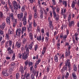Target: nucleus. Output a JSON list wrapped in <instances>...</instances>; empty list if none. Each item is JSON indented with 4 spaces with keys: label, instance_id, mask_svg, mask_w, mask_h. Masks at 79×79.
<instances>
[{
    "label": "nucleus",
    "instance_id": "nucleus-34",
    "mask_svg": "<svg viewBox=\"0 0 79 79\" xmlns=\"http://www.w3.org/2000/svg\"><path fill=\"white\" fill-rule=\"evenodd\" d=\"M27 41V39L24 38L23 39V44H24L26 43V42Z\"/></svg>",
    "mask_w": 79,
    "mask_h": 79
},
{
    "label": "nucleus",
    "instance_id": "nucleus-35",
    "mask_svg": "<svg viewBox=\"0 0 79 79\" xmlns=\"http://www.w3.org/2000/svg\"><path fill=\"white\" fill-rule=\"evenodd\" d=\"M24 64L25 66H27V64H29V61L28 60H27L25 62Z\"/></svg>",
    "mask_w": 79,
    "mask_h": 79
},
{
    "label": "nucleus",
    "instance_id": "nucleus-37",
    "mask_svg": "<svg viewBox=\"0 0 79 79\" xmlns=\"http://www.w3.org/2000/svg\"><path fill=\"white\" fill-rule=\"evenodd\" d=\"M22 12H24V11H25V7L24 6L22 7Z\"/></svg>",
    "mask_w": 79,
    "mask_h": 79
},
{
    "label": "nucleus",
    "instance_id": "nucleus-10",
    "mask_svg": "<svg viewBox=\"0 0 79 79\" xmlns=\"http://www.w3.org/2000/svg\"><path fill=\"white\" fill-rule=\"evenodd\" d=\"M52 10V13L53 14V15H54V16H56V12H55V10H56V7H53Z\"/></svg>",
    "mask_w": 79,
    "mask_h": 79
},
{
    "label": "nucleus",
    "instance_id": "nucleus-24",
    "mask_svg": "<svg viewBox=\"0 0 79 79\" xmlns=\"http://www.w3.org/2000/svg\"><path fill=\"white\" fill-rule=\"evenodd\" d=\"M13 6H16L18 5V3H17L16 1H13Z\"/></svg>",
    "mask_w": 79,
    "mask_h": 79
},
{
    "label": "nucleus",
    "instance_id": "nucleus-60",
    "mask_svg": "<svg viewBox=\"0 0 79 79\" xmlns=\"http://www.w3.org/2000/svg\"><path fill=\"white\" fill-rule=\"evenodd\" d=\"M1 3L2 4V5H5V2H4L3 1H2L1 2Z\"/></svg>",
    "mask_w": 79,
    "mask_h": 79
},
{
    "label": "nucleus",
    "instance_id": "nucleus-55",
    "mask_svg": "<svg viewBox=\"0 0 79 79\" xmlns=\"http://www.w3.org/2000/svg\"><path fill=\"white\" fill-rule=\"evenodd\" d=\"M46 35L48 37H49V32H47L46 33Z\"/></svg>",
    "mask_w": 79,
    "mask_h": 79
},
{
    "label": "nucleus",
    "instance_id": "nucleus-62",
    "mask_svg": "<svg viewBox=\"0 0 79 79\" xmlns=\"http://www.w3.org/2000/svg\"><path fill=\"white\" fill-rule=\"evenodd\" d=\"M52 4L53 5H55V1H52Z\"/></svg>",
    "mask_w": 79,
    "mask_h": 79
},
{
    "label": "nucleus",
    "instance_id": "nucleus-13",
    "mask_svg": "<svg viewBox=\"0 0 79 79\" xmlns=\"http://www.w3.org/2000/svg\"><path fill=\"white\" fill-rule=\"evenodd\" d=\"M23 25H24V26H26L27 24V20H26V18H23Z\"/></svg>",
    "mask_w": 79,
    "mask_h": 79
},
{
    "label": "nucleus",
    "instance_id": "nucleus-64",
    "mask_svg": "<svg viewBox=\"0 0 79 79\" xmlns=\"http://www.w3.org/2000/svg\"><path fill=\"white\" fill-rule=\"evenodd\" d=\"M6 59L7 60H10V57H8V56H6Z\"/></svg>",
    "mask_w": 79,
    "mask_h": 79
},
{
    "label": "nucleus",
    "instance_id": "nucleus-5",
    "mask_svg": "<svg viewBox=\"0 0 79 79\" xmlns=\"http://www.w3.org/2000/svg\"><path fill=\"white\" fill-rule=\"evenodd\" d=\"M75 4H77V1H76V0H73L71 6L73 8H74L75 7Z\"/></svg>",
    "mask_w": 79,
    "mask_h": 79
},
{
    "label": "nucleus",
    "instance_id": "nucleus-61",
    "mask_svg": "<svg viewBox=\"0 0 79 79\" xmlns=\"http://www.w3.org/2000/svg\"><path fill=\"white\" fill-rule=\"evenodd\" d=\"M7 5H6V6L4 7L5 8H6V9L7 11H8V7L7 6Z\"/></svg>",
    "mask_w": 79,
    "mask_h": 79
},
{
    "label": "nucleus",
    "instance_id": "nucleus-33",
    "mask_svg": "<svg viewBox=\"0 0 79 79\" xmlns=\"http://www.w3.org/2000/svg\"><path fill=\"white\" fill-rule=\"evenodd\" d=\"M9 35H10V34H6V37L8 40H9L10 39V36H9Z\"/></svg>",
    "mask_w": 79,
    "mask_h": 79
},
{
    "label": "nucleus",
    "instance_id": "nucleus-3",
    "mask_svg": "<svg viewBox=\"0 0 79 79\" xmlns=\"http://www.w3.org/2000/svg\"><path fill=\"white\" fill-rule=\"evenodd\" d=\"M2 74L4 76H8V73H7V70H3L2 72Z\"/></svg>",
    "mask_w": 79,
    "mask_h": 79
},
{
    "label": "nucleus",
    "instance_id": "nucleus-39",
    "mask_svg": "<svg viewBox=\"0 0 79 79\" xmlns=\"http://www.w3.org/2000/svg\"><path fill=\"white\" fill-rule=\"evenodd\" d=\"M32 73H33V74L34 75V76H35V74L37 73V72L34 71V69H33V70L32 71Z\"/></svg>",
    "mask_w": 79,
    "mask_h": 79
},
{
    "label": "nucleus",
    "instance_id": "nucleus-47",
    "mask_svg": "<svg viewBox=\"0 0 79 79\" xmlns=\"http://www.w3.org/2000/svg\"><path fill=\"white\" fill-rule=\"evenodd\" d=\"M3 31L2 30H0V35H3Z\"/></svg>",
    "mask_w": 79,
    "mask_h": 79
},
{
    "label": "nucleus",
    "instance_id": "nucleus-50",
    "mask_svg": "<svg viewBox=\"0 0 79 79\" xmlns=\"http://www.w3.org/2000/svg\"><path fill=\"white\" fill-rule=\"evenodd\" d=\"M26 27H24L22 28V31H26Z\"/></svg>",
    "mask_w": 79,
    "mask_h": 79
},
{
    "label": "nucleus",
    "instance_id": "nucleus-4",
    "mask_svg": "<svg viewBox=\"0 0 79 79\" xmlns=\"http://www.w3.org/2000/svg\"><path fill=\"white\" fill-rule=\"evenodd\" d=\"M23 13H21L20 14H17V18L19 19H21L22 18H23Z\"/></svg>",
    "mask_w": 79,
    "mask_h": 79
},
{
    "label": "nucleus",
    "instance_id": "nucleus-6",
    "mask_svg": "<svg viewBox=\"0 0 79 79\" xmlns=\"http://www.w3.org/2000/svg\"><path fill=\"white\" fill-rule=\"evenodd\" d=\"M40 19H42L44 18V12L42 10H40Z\"/></svg>",
    "mask_w": 79,
    "mask_h": 79
},
{
    "label": "nucleus",
    "instance_id": "nucleus-12",
    "mask_svg": "<svg viewBox=\"0 0 79 79\" xmlns=\"http://www.w3.org/2000/svg\"><path fill=\"white\" fill-rule=\"evenodd\" d=\"M70 54L71 53L70 52V51L68 52L66 51L65 53V56H66V57L67 56H69Z\"/></svg>",
    "mask_w": 79,
    "mask_h": 79
},
{
    "label": "nucleus",
    "instance_id": "nucleus-8",
    "mask_svg": "<svg viewBox=\"0 0 79 79\" xmlns=\"http://www.w3.org/2000/svg\"><path fill=\"white\" fill-rule=\"evenodd\" d=\"M67 69H68V68H67V66H64L62 68V69H61V71L62 73L63 72H64V71H67Z\"/></svg>",
    "mask_w": 79,
    "mask_h": 79
},
{
    "label": "nucleus",
    "instance_id": "nucleus-21",
    "mask_svg": "<svg viewBox=\"0 0 79 79\" xmlns=\"http://www.w3.org/2000/svg\"><path fill=\"white\" fill-rule=\"evenodd\" d=\"M36 39L38 41H40V40H42V37L41 36V35H40L39 37H37Z\"/></svg>",
    "mask_w": 79,
    "mask_h": 79
},
{
    "label": "nucleus",
    "instance_id": "nucleus-27",
    "mask_svg": "<svg viewBox=\"0 0 79 79\" xmlns=\"http://www.w3.org/2000/svg\"><path fill=\"white\" fill-rule=\"evenodd\" d=\"M13 53V51L12 50H11L8 52V55H11V54H12V53Z\"/></svg>",
    "mask_w": 79,
    "mask_h": 79
},
{
    "label": "nucleus",
    "instance_id": "nucleus-42",
    "mask_svg": "<svg viewBox=\"0 0 79 79\" xmlns=\"http://www.w3.org/2000/svg\"><path fill=\"white\" fill-rule=\"evenodd\" d=\"M45 41L46 42H48V38L47 37H45Z\"/></svg>",
    "mask_w": 79,
    "mask_h": 79
},
{
    "label": "nucleus",
    "instance_id": "nucleus-58",
    "mask_svg": "<svg viewBox=\"0 0 79 79\" xmlns=\"http://www.w3.org/2000/svg\"><path fill=\"white\" fill-rule=\"evenodd\" d=\"M2 39H3L2 36L0 35V42H1V40H2Z\"/></svg>",
    "mask_w": 79,
    "mask_h": 79
},
{
    "label": "nucleus",
    "instance_id": "nucleus-29",
    "mask_svg": "<svg viewBox=\"0 0 79 79\" xmlns=\"http://www.w3.org/2000/svg\"><path fill=\"white\" fill-rule=\"evenodd\" d=\"M49 27H50L52 31H53V25H49Z\"/></svg>",
    "mask_w": 79,
    "mask_h": 79
},
{
    "label": "nucleus",
    "instance_id": "nucleus-57",
    "mask_svg": "<svg viewBox=\"0 0 79 79\" xmlns=\"http://www.w3.org/2000/svg\"><path fill=\"white\" fill-rule=\"evenodd\" d=\"M3 17V13L2 12L0 13V18H2Z\"/></svg>",
    "mask_w": 79,
    "mask_h": 79
},
{
    "label": "nucleus",
    "instance_id": "nucleus-49",
    "mask_svg": "<svg viewBox=\"0 0 79 79\" xmlns=\"http://www.w3.org/2000/svg\"><path fill=\"white\" fill-rule=\"evenodd\" d=\"M31 79H35V78H34V75L32 74L31 75Z\"/></svg>",
    "mask_w": 79,
    "mask_h": 79
},
{
    "label": "nucleus",
    "instance_id": "nucleus-17",
    "mask_svg": "<svg viewBox=\"0 0 79 79\" xmlns=\"http://www.w3.org/2000/svg\"><path fill=\"white\" fill-rule=\"evenodd\" d=\"M62 4L63 5H64L65 7L67 6V1H63L62 2Z\"/></svg>",
    "mask_w": 79,
    "mask_h": 79
},
{
    "label": "nucleus",
    "instance_id": "nucleus-19",
    "mask_svg": "<svg viewBox=\"0 0 79 79\" xmlns=\"http://www.w3.org/2000/svg\"><path fill=\"white\" fill-rule=\"evenodd\" d=\"M72 77H73V79H77V77L76 76V74L74 73H73L72 74Z\"/></svg>",
    "mask_w": 79,
    "mask_h": 79
},
{
    "label": "nucleus",
    "instance_id": "nucleus-36",
    "mask_svg": "<svg viewBox=\"0 0 79 79\" xmlns=\"http://www.w3.org/2000/svg\"><path fill=\"white\" fill-rule=\"evenodd\" d=\"M29 20H31V19L32 18V14L31 13L29 14Z\"/></svg>",
    "mask_w": 79,
    "mask_h": 79
},
{
    "label": "nucleus",
    "instance_id": "nucleus-28",
    "mask_svg": "<svg viewBox=\"0 0 79 79\" xmlns=\"http://www.w3.org/2000/svg\"><path fill=\"white\" fill-rule=\"evenodd\" d=\"M41 60L40 59H38V60L36 61L35 64L38 65L39 64V63H40Z\"/></svg>",
    "mask_w": 79,
    "mask_h": 79
},
{
    "label": "nucleus",
    "instance_id": "nucleus-43",
    "mask_svg": "<svg viewBox=\"0 0 79 79\" xmlns=\"http://www.w3.org/2000/svg\"><path fill=\"white\" fill-rule=\"evenodd\" d=\"M26 16H27V12H25L24 13V15L23 17V18H26Z\"/></svg>",
    "mask_w": 79,
    "mask_h": 79
},
{
    "label": "nucleus",
    "instance_id": "nucleus-26",
    "mask_svg": "<svg viewBox=\"0 0 79 79\" xmlns=\"http://www.w3.org/2000/svg\"><path fill=\"white\" fill-rule=\"evenodd\" d=\"M10 17L11 18V19L13 20V19H14V17L13 16V13H11L10 15Z\"/></svg>",
    "mask_w": 79,
    "mask_h": 79
},
{
    "label": "nucleus",
    "instance_id": "nucleus-40",
    "mask_svg": "<svg viewBox=\"0 0 79 79\" xmlns=\"http://www.w3.org/2000/svg\"><path fill=\"white\" fill-rule=\"evenodd\" d=\"M33 26L34 27H36L37 26V24L35 22V20H34L33 21Z\"/></svg>",
    "mask_w": 79,
    "mask_h": 79
},
{
    "label": "nucleus",
    "instance_id": "nucleus-63",
    "mask_svg": "<svg viewBox=\"0 0 79 79\" xmlns=\"http://www.w3.org/2000/svg\"><path fill=\"white\" fill-rule=\"evenodd\" d=\"M9 6V8L11 9H11H13V6H12L11 5L10 6Z\"/></svg>",
    "mask_w": 79,
    "mask_h": 79
},
{
    "label": "nucleus",
    "instance_id": "nucleus-7",
    "mask_svg": "<svg viewBox=\"0 0 79 79\" xmlns=\"http://www.w3.org/2000/svg\"><path fill=\"white\" fill-rule=\"evenodd\" d=\"M6 22L8 24H10V18L8 17H7L6 18Z\"/></svg>",
    "mask_w": 79,
    "mask_h": 79
},
{
    "label": "nucleus",
    "instance_id": "nucleus-11",
    "mask_svg": "<svg viewBox=\"0 0 79 79\" xmlns=\"http://www.w3.org/2000/svg\"><path fill=\"white\" fill-rule=\"evenodd\" d=\"M32 22H31L29 24V27L28 28V29H27V31H28V32H29L31 31V30H30V29H29V28H30V29H31V28H32Z\"/></svg>",
    "mask_w": 79,
    "mask_h": 79
},
{
    "label": "nucleus",
    "instance_id": "nucleus-51",
    "mask_svg": "<svg viewBox=\"0 0 79 79\" xmlns=\"http://www.w3.org/2000/svg\"><path fill=\"white\" fill-rule=\"evenodd\" d=\"M60 59H62V60H63V59L64 58V55L62 54V56L60 57Z\"/></svg>",
    "mask_w": 79,
    "mask_h": 79
},
{
    "label": "nucleus",
    "instance_id": "nucleus-41",
    "mask_svg": "<svg viewBox=\"0 0 79 79\" xmlns=\"http://www.w3.org/2000/svg\"><path fill=\"white\" fill-rule=\"evenodd\" d=\"M37 13H35L34 15V18L35 19V18H37Z\"/></svg>",
    "mask_w": 79,
    "mask_h": 79
},
{
    "label": "nucleus",
    "instance_id": "nucleus-30",
    "mask_svg": "<svg viewBox=\"0 0 79 79\" xmlns=\"http://www.w3.org/2000/svg\"><path fill=\"white\" fill-rule=\"evenodd\" d=\"M69 76V73L68 72H67L66 73V75L65 77V78L66 79H68V77Z\"/></svg>",
    "mask_w": 79,
    "mask_h": 79
},
{
    "label": "nucleus",
    "instance_id": "nucleus-44",
    "mask_svg": "<svg viewBox=\"0 0 79 79\" xmlns=\"http://www.w3.org/2000/svg\"><path fill=\"white\" fill-rule=\"evenodd\" d=\"M60 8L58 7L56 10L57 13H59V11H60Z\"/></svg>",
    "mask_w": 79,
    "mask_h": 79
},
{
    "label": "nucleus",
    "instance_id": "nucleus-23",
    "mask_svg": "<svg viewBox=\"0 0 79 79\" xmlns=\"http://www.w3.org/2000/svg\"><path fill=\"white\" fill-rule=\"evenodd\" d=\"M53 15V17L54 18H56V21H58L59 20V16H58L57 17H56V16H54V15Z\"/></svg>",
    "mask_w": 79,
    "mask_h": 79
},
{
    "label": "nucleus",
    "instance_id": "nucleus-15",
    "mask_svg": "<svg viewBox=\"0 0 79 79\" xmlns=\"http://www.w3.org/2000/svg\"><path fill=\"white\" fill-rule=\"evenodd\" d=\"M54 60L55 61V62H58V58L57 55H56L54 57Z\"/></svg>",
    "mask_w": 79,
    "mask_h": 79
},
{
    "label": "nucleus",
    "instance_id": "nucleus-31",
    "mask_svg": "<svg viewBox=\"0 0 79 79\" xmlns=\"http://www.w3.org/2000/svg\"><path fill=\"white\" fill-rule=\"evenodd\" d=\"M15 53H14L13 55V56L12 57V60L13 61V60H15Z\"/></svg>",
    "mask_w": 79,
    "mask_h": 79
},
{
    "label": "nucleus",
    "instance_id": "nucleus-22",
    "mask_svg": "<svg viewBox=\"0 0 79 79\" xmlns=\"http://www.w3.org/2000/svg\"><path fill=\"white\" fill-rule=\"evenodd\" d=\"M14 10H18V6H13Z\"/></svg>",
    "mask_w": 79,
    "mask_h": 79
},
{
    "label": "nucleus",
    "instance_id": "nucleus-46",
    "mask_svg": "<svg viewBox=\"0 0 79 79\" xmlns=\"http://www.w3.org/2000/svg\"><path fill=\"white\" fill-rule=\"evenodd\" d=\"M37 48H38V46L37 45H35V51H36V50H37Z\"/></svg>",
    "mask_w": 79,
    "mask_h": 79
},
{
    "label": "nucleus",
    "instance_id": "nucleus-56",
    "mask_svg": "<svg viewBox=\"0 0 79 79\" xmlns=\"http://www.w3.org/2000/svg\"><path fill=\"white\" fill-rule=\"evenodd\" d=\"M15 65V63L13 62H12L11 64V66H14Z\"/></svg>",
    "mask_w": 79,
    "mask_h": 79
},
{
    "label": "nucleus",
    "instance_id": "nucleus-20",
    "mask_svg": "<svg viewBox=\"0 0 79 79\" xmlns=\"http://www.w3.org/2000/svg\"><path fill=\"white\" fill-rule=\"evenodd\" d=\"M46 51V47H44L43 48V50L42 52V54L43 55H44V53H45V51Z\"/></svg>",
    "mask_w": 79,
    "mask_h": 79
},
{
    "label": "nucleus",
    "instance_id": "nucleus-9",
    "mask_svg": "<svg viewBox=\"0 0 79 79\" xmlns=\"http://www.w3.org/2000/svg\"><path fill=\"white\" fill-rule=\"evenodd\" d=\"M74 20L70 21V22H69V27H71V26H72V25L74 24Z\"/></svg>",
    "mask_w": 79,
    "mask_h": 79
},
{
    "label": "nucleus",
    "instance_id": "nucleus-59",
    "mask_svg": "<svg viewBox=\"0 0 79 79\" xmlns=\"http://www.w3.org/2000/svg\"><path fill=\"white\" fill-rule=\"evenodd\" d=\"M8 5L9 6H10V5H11V2H10V0H8Z\"/></svg>",
    "mask_w": 79,
    "mask_h": 79
},
{
    "label": "nucleus",
    "instance_id": "nucleus-14",
    "mask_svg": "<svg viewBox=\"0 0 79 79\" xmlns=\"http://www.w3.org/2000/svg\"><path fill=\"white\" fill-rule=\"evenodd\" d=\"M19 71L21 72V74H23L24 73V70H23V66L20 67L19 69Z\"/></svg>",
    "mask_w": 79,
    "mask_h": 79
},
{
    "label": "nucleus",
    "instance_id": "nucleus-38",
    "mask_svg": "<svg viewBox=\"0 0 79 79\" xmlns=\"http://www.w3.org/2000/svg\"><path fill=\"white\" fill-rule=\"evenodd\" d=\"M16 76L17 79H19V73H17Z\"/></svg>",
    "mask_w": 79,
    "mask_h": 79
},
{
    "label": "nucleus",
    "instance_id": "nucleus-2",
    "mask_svg": "<svg viewBox=\"0 0 79 79\" xmlns=\"http://www.w3.org/2000/svg\"><path fill=\"white\" fill-rule=\"evenodd\" d=\"M65 66H67L69 68V70L70 69V66H71L70 59H67V60L65 61Z\"/></svg>",
    "mask_w": 79,
    "mask_h": 79
},
{
    "label": "nucleus",
    "instance_id": "nucleus-45",
    "mask_svg": "<svg viewBox=\"0 0 79 79\" xmlns=\"http://www.w3.org/2000/svg\"><path fill=\"white\" fill-rule=\"evenodd\" d=\"M37 32H39L40 31V28H39V26H37Z\"/></svg>",
    "mask_w": 79,
    "mask_h": 79
},
{
    "label": "nucleus",
    "instance_id": "nucleus-1",
    "mask_svg": "<svg viewBox=\"0 0 79 79\" xmlns=\"http://www.w3.org/2000/svg\"><path fill=\"white\" fill-rule=\"evenodd\" d=\"M25 50H26V53H25V52L24 53H23L22 58L23 60H26V59L27 58V57H28V56H27V55L29 54V49L27 47V45H26L25 46Z\"/></svg>",
    "mask_w": 79,
    "mask_h": 79
},
{
    "label": "nucleus",
    "instance_id": "nucleus-32",
    "mask_svg": "<svg viewBox=\"0 0 79 79\" xmlns=\"http://www.w3.org/2000/svg\"><path fill=\"white\" fill-rule=\"evenodd\" d=\"M33 64V63L31 62H28V66L30 67V66H32Z\"/></svg>",
    "mask_w": 79,
    "mask_h": 79
},
{
    "label": "nucleus",
    "instance_id": "nucleus-52",
    "mask_svg": "<svg viewBox=\"0 0 79 79\" xmlns=\"http://www.w3.org/2000/svg\"><path fill=\"white\" fill-rule=\"evenodd\" d=\"M12 44V42H11V41L10 40H9V46L10 47H11Z\"/></svg>",
    "mask_w": 79,
    "mask_h": 79
},
{
    "label": "nucleus",
    "instance_id": "nucleus-16",
    "mask_svg": "<svg viewBox=\"0 0 79 79\" xmlns=\"http://www.w3.org/2000/svg\"><path fill=\"white\" fill-rule=\"evenodd\" d=\"M16 47H17V48H20V47H21V44H20V43H19L18 42V41L16 42Z\"/></svg>",
    "mask_w": 79,
    "mask_h": 79
},
{
    "label": "nucleus",
    "instance_id": "nucleus-48",
    "mask_svg": "<svg viewBox=\"0 0 79 79\" xmlns=\"http://www.w3.org/2000/svg\"><path fill=\"white\" fill-rule=\"evenodd\" d=\"M29 48L30 50H31L32 48V46L30 44L29 45Z\"/></svg>",
    "mask_w": 79,
    "mask_h": 79
},
{
    "label": "nucleus",
    "instance_id": "nucleus-53",
    "mask_svg": "<svg viewBox=\"0 0 79 79\" xmlns=\"http://www.w3.org/2000/svg\"><path fill=\"white\" fill-rule=\"evenodd\" d=\"M7 34H12V31L10 30H9L8 33Z\"/></svg>",
    "mask_w": 79,
    "mask_h": 79
},
{
    "label": "nucleus",
    "instance_id": "nucleus-54",
    "mask_svg": "<svg viewBox=\"0 0 79 79\" xmlns=\"http://www.w3.org/2000/svg\"><path fill=\"white\" fill-rule=\"evenodd\" d=\"M64 38V40H66V39L67 38V35H65L63 37Z\"/></svg>",
    "mask_w": 79,
    "mask_h": 79
},
{
    "label": "nucleus",
    "instance_id": "nucleus-18",
    "mask_svg": "<svg viewBox=\"0 0 79 79\" xmlns=\"http://www.w3.org/2000/svg\"><path fill=\"white\" fill-rule=\"evenodd\" d=\"M1 27L2 30H3L4 28H5V23H2Z\"/></svg>",
    "mask_w": 79,
    "mask_h": 79
},
{
    "label": "nucleus",
    "instance_id": "nucleus-25",
    "mask_svg": "<svg viewBox=\"0 0 79 79\" xmlns=\"http://www.w3.org/2000/svg\"><path fill=\"white\" fill-rule=\"evenodd\" d=\"M73 70L74 71H77V67H76V64H74L73 65Z\"/></svg>",
    "mask_w": 79,
    "mask_h": 79
}]
</instances>
